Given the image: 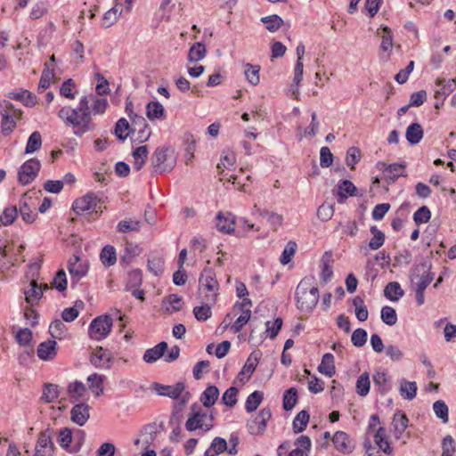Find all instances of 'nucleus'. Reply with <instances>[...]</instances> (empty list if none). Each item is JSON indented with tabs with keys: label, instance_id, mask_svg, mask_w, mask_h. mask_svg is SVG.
<instances>
[{
	"label": "nucleus",
	"instance_id": "obj_22",
	"mask_svg": "<svg viewBox=\"0 0 456 456\" xmlns=\"http://www.w3.org/2000/svg\"><path fill=\"white\" fill-rule=\"evenodd\" d=\"M406 165L403 163H393L388 165V171L387 172L385 178L387 183L392 184L394 183L399 177H405L406 174Z\"/></svg>",
	"mask_w": 456,
	"mask_h": 456
},
{
	"label": "nucleus",
	"instance_id": "obj_40",
	"mask_svg": "<svg viewBox=\"0 0 456 456\" xmlns=\"http://www.w3.org/2000/svg\"><path fill=\"white\" fill-rule=\"evenodd\" d=\"M206 46L202 43H195L189 50L188 61L190 62H197L206 56Z\"/></svg>",
	"mask_w": 456,
	"mask_h": 456
},
{
	"label": "nucleus",
	"instance_id": "obj_38",
	"mask_svg": "<svg viewBox=\"0 0 456 456\" xmlns=\"http://www.w3.org/2000/svg\"><path fill=\"white\" fill-rule=\"evenodd\" d=\"M370 380L369 372L365 371L362 373L357 380L355 385L356 393L360 396H366L370 392Z\"/></svg>",
	"mask_w": 456,
	"mask_h": 456
},
{
	"label": "nucleus",
	"instance_id": "obj_51",
	"mask_svg": "<svg viewBox=\"0 0 456 456\" xmlns=\"http://www.w3.org/2000/svg\"><path fill=\"white\" fill-rule=\"evenodd\" d=\"M330 258L331 255L329 254L328 252H325L322 258V268L320 277L322 281L324 283L328 282L333 276L332 268L330 265Z\"/></svg>",
	"mask_w": 456,
	"mask_h": 456
},
{
	"label": "nucleus",
	"instance_id": "obj_46",
	"mask_svg": "<svg viewBox=\"0 0 456 456\" xmlns=\"http://www.w3.org/2000/svg\"><path fill=\"white\" fill-rule=\"evenodd\" d=\"M87 383L89 388L95 395H100L103 392V376L94 373L88 376Z\"/></svg>",
	"mask_w": 456,
	"mask_h": 456
},
{
	"label": "nucleus",
	"instance_id": "obj_52",
	"mask_svg": "<svg viewBox=\"0 0 456 456\" xmlns=\"http://www.w3.org/2000/svg\"><path fill=\"white\" fill-rule=\"evenodd\" d=\"M142 283V273L140 269L132 270L127 275L126 289L139 288Z\"/></svg>",
	"mask_w": 456,
	"mask_h": 456
},
{
	"label": "nucleus",
	"instance_id": "obj_50",
	"mask_svg": "<svg viewBox=\"0 0 456 456\" xmlns=\"http://www.w3.org/2000/svg\"><path fill=\"white\" fill-rule=\"evenodd\" d=\"M263 392L261 391H254L253 393H251L246 400V411L248 412H252L256 411L263 400Z\"/></svg>",
	"mask_w": 456,
	"mask_h": 456
},
{
	"label": "nucleus",
	"instance_id": "obj_36",
	"mask_svg": "<svg viewBox=\"0 0 456 456\" xmlns=\"http://www.w3.org/2000/svg\"><path fill=\"white\" fill-rule=\"evenodd\" d=\"M100 259L105 267L112 266L117 262L116 249L113 246H105L100 254Z\"/></svg>",
	"mask_w": 456,
	"mask_h": 456
},
{
	"label": "nucleus",
	"instance_id": "obj_18",
	"mask_svg": "<svg viewBox=\"0 0 456 456\" xmlns=\"http://www.w3.org/2000/svg\"><path fill=\"white\" fill-rule=\"evenodd\" d=\"M111 359V353L99 346L93 352L90 361L96 368L109 369Z\"/></svg>",
	"mask_w": 456,
	"mask_h": 456
},
{
	"label": "nucleus",
	"instance_id": "obj_31",
	"mask_svg": "<svg viewBox=\"0 0 456 456\" xmlns=\"http://www.w3.org/2000/svg\"><path fill=\"white\" fill-rule=\"evenodd\" d=\"M384 295L388 300L396 302L404 295V291L398 282L391 281L385 287Z\"/></svg>",
	"mask_w": 456,
	"mask_h": 456
},
{
	"label": "nucleus",
	"instance_id": "obj_7",
	"mask_svg": "<svg viewBox=\"0 0 456 456\" xmlns=\"http://www.w3.org/2000/svg\"><path fill=\"white\" fill-rule=\"evenodd\" d=\"M1 132L4 136L9 135L16 127V121L21 118L22 112L9 102L1 105Z\"/></svg>",
	"mask_w": 456,
	"mask_h": 456
},
{
	"label": "nucleus",
	"instance_id": "obj_64",
	"mask_svg": "<svg viewBox=\"0 0 456 456\" xmlns=\"http://www.w3.org/2000/svg\"><path fill=\"white\" fill-rule=\"evenodd\" d=\"M431 218V212L427 206L420 207L414 214H413V221L417 225L421 224H426Z\"/></svg>",
	"mask_w": 456,
	"mask_h": 456
},
{
	"label": "nucleus",
	"instance_id": "obj_42",
	"mask_svg": "<svg viewBox=\"0 0 456 456\" xmlns=\"http://www.w3.org/2000/svg\"><path fill=\"white\" fill-rule=\"evenodd\" d=\"M133 157L134 159V167L139 171L142 168L145 161L148 158V148L145 145L137 147L134 152Z\"/></svg>",
	"mask_w": 456,
	"mask_h": 456
},
{
	"label": "nucleus",
	"instance_id": "obj_53",
	"mask_svg": "<svg viewBox=\"0 0 456 456\" xmlns=\"http://www.w3.org/2000/svg\"><path fill=\"white\" fill-rule=\"evenodd\" d=\"M297 402V391L295 387H290L283 395V409L290 411Z\"/></svg>",
	"mask_w": 456,
	"mask_h": 456
},
{
	"label": "nucleus",
	"instance_id": "obj_56",
	"mask_svg": "<svg viewBox=\"0 0 456 456\" xmlns=\"http://www.w3.org/2000/svg\"><path fill=\"white\" fill-rule=\"evenodd\" d=\"M148 269L154 275H160L164 270V259L159 256H152L148 259Z\"/></svg>",
	"mask_w": 456,
	"mask_h": 456
},
{
	"label": "nucleus",
	"instance_id": "obj_10",
	"mask_svg": "<svg viewBox=\"0 0 456 456\" xmlns=\"http://www.w3.org/2000/svg\"><path fill=\"white\" fill-rule=\"evenodd\" d=\"M100 202V199L94 192H88L85 196L77 199L72 205V208L77 215H82L85 212L89 214L95 212V208Z\"/></svg>",
	"mask_w": 456,
	"mask_h": 456
},
{
	"label": "nucleus",
	"instance_id": "obj_14",
	"mask_svg": "<svg viewBox=\"0 0 456 456\" xmlns=\"http://www.w3.org/2000/svg\"><path fill=\"white\" fill-rule=\"evenodd\" d=\"M152 387L159 395L177 399L185 389V384L183 382H177L174 386H166L154 382L152 383Z\"/></svg>",
	"mask_w": 456,
	"mask_h": 456
},
{
	"label": "nucleus",
	"instance_id": "obj_48",
	"mask_svg": "<svg viewBox=\"0 0 456 456\" xmlns=\"http://www.w3.org/2000/svg\"><path fill=\"white\" fill-rule=\"evenodd\" d=\"M261 21L270 32L277 31L283 25V20L277 14L262 17Z\"/></svg>",
	"mask_w": 456,
	"mask_h": 456
},
{
	"label": "nucleus",
	"instance_id": "obj_35",
	"mask_svg": "<svg viewBox=\"0 0 456 456\" xmlns=\"http://www.w3.org/2000/svg\"><path fill=\"white\" fill-rule=\"evenodd\" d=\"M227 450V442L222 437H215L204 456H216Z\"/></svg>",
	"mask_w": 456,
	"mask_h": 456
},
{
	"label": "nucleus",
	"instance_id": "obj_37",
	"mask_svg": "<svg viewBox=\"0 0 456 456\" xmlns=\"http://www.w3.org/2000/svg\"><path fill=\"white\" fill-rule=\"evenodd\" d=\"M260 358V353L253 352L248 358L247 359L242 370L240 371L238 377L240 378L241 376L247 374L248 378L251 376V374L255 371L256 365L258 363Z\"/></svg>",
	"mask_w": 456,
	"mask_h": 456
},
{
	"label": "nucleus",
	"instance_id": "obj_15",
	"mask_svg": "<svg viewBox=\"0 0 456 456\" xmlns=\"http://www.w3.org/2000/svg\"><path fill=\"white\" fill-rule=\"evenodd\" d=\"M332 442L335 448L341 453L349 454L354 450V444L344 431H337L332 437Z\"/></svg>",
	"mask_w": 456,
	"mask_h": 456
},
{
	"label": "nucleus",
	"instance_id": "obj_29",
	"mask_svg": "<svg viewBox=\"0 0 456 456\" xmlns=\"http://www.w3.org/2000/svg\"><path fill=\"white\" fill-rule=\"evenodd\" d=\"M423 134L422 126L419 123H412L406 129V140L410 144L415 145L421 141Z\"/></svg>",
	"mask_w": 456,
	"mask_h": 456
},
{
	"label": "nucleus",
	"instance_id": "obj_39",
	"mask_svg": "<svg viewBox=\"0 0 456 456\" xmlns=\"http://www.w3.org/2000/svg\"><path fill=\"white\" fill-rule=\"evenodd\" d=\"M54 77V69L50 68L49 63L45 64V69L42 72L37 90L41 93L47 89L51 85V80Z\"/></svg>",
	"mask_w": 456,
	"mask_h": 456
},
{
	"label": "nucleus",
	"instance_id": "obj_8",
	"mask_svg": "<svg viewBox=\"0 0 456 456\" xmlns=\"http://www.w3.org/2000/svg\"><path fill=\"white\" fill-rule=\"evenodd\" d=\"M112 319L109 315H101L94 318L89 326V336L95 340L105 338L111 330Z\"/></svg>",
	"mask_w": 456,
	"mask_h": 456
},
{
	"label": "nucleus",
	"instance_id": "obj_3",
	"mask_svg": "<svg viewBox=\"0 0 456 456\" xmlns=\"http://www.w3.org/2000/svg\"><path fill=\"white\" fill-rule=\"evenodd\" d=\"M151 175H158L163 173L171 172L176 163L173 151L168 148H157L151 159Z\"/></svg>",
	"mask_w": 456,
	"mask_h": 456
},
{
	"label": "nucleus",
	"instance_id": "obj_47",
	"mask_svg": "<svg viewBox=\"0 0 456 456\" xmlns=\"http://www.w3.org/2000/svg\"><path fill=\"white\" fill-rule=\"evenodd\" d=\"M86 391V386L81 381L76 380L70 383L68 387V394L70 398L75 401H78L83 398Z\"/></svg>",
	"mask_w": 456,
	"mask_h": 456
},
{
	"label": "nucleus",
	"instance_id": "obj_13",
	"mask_svg": "<svg viewBox=\"0 0 456 456\" xmlns=\"http://www.w3.org/2000/svg\"><path fill=\"white\" fill-rule=\"evenodd\" d=\"M68 270L71 276V286L73 287L88 272V265L81 259L73 256L68 262Z\"/></svg>",
	"mask_w": 456,
	"mask_h": 456
},
{
	"label": "nucleus",
	"instance_id": "obj_25",
	"mask_svg": "<svg viewBox=\"0 0 456 456\" xmlns=\"http://www.w3.org/2000/svg\"><path fill=\"white\" fill-rule=\"evenodd\" d=\"M357 188L349 180H343L338 185V202L344 203L348 196L355 195Z\"/></svg>",
	"mask_w": 456,
	"mask_h": 456
},
{
	"label": "nucleus",
	"instance_id": "obj_5",
	"mask_svg": "<svg viewBox=\"0 0 456 456\" xmlns=\"http://www.w3.org/2000/svg\"><path fill=\"white\" fill-rule=\"evenodd\" d=\"M191 408L193 412L185 422L186 429L190 432L200 428L209 431L213 428V415L203 412L197 403H193Z\"/></svg>",
	"mask_w": 456,
	"mask_h": 456
},
{
	"label": "nucleus",
	"instance_id": "obj_55",
	"mask_svg": "<svg viewBox=\"0 0 456 456\" xmlns=\"http://www.w3.org/2000/svg\"><path fill=\"white\" fill-rule=\"evenodd\" d=\"M433 411L436 416L442 420L443 423H447L449 420V409L443 400L436 401L433 404Z\"/></svg>",
	"mask_w": 456,
	"mask_h": 456
},
{
	"label": "nucleus",
	"instance_id": "obj_58",
	"mask_svg": "<svg viewBox=\"0 0 456 456\" xmlns=\"http://www.w3.org/2000/svg\"><path fill=\"white\" fill-rule=\"evenodd\" d=\"M387 374L384 371H377L373 375V382L375 386L379 387V392L381 395H385L389 391V387H387Z\"/></svg>",
	"mask_w": 456,
	"mask_h": 456
},
{
	"label": "nucleus",
	"instance_id": "obj_24",
	"mask_svg": "<svg viewBox=\"0 0 456 456\" xmlns=\"http://www.w3.org/2000/svg\"><path fill=\"white\" fill-rule=\"evenodd\" d=\"M33 208L28 202L27 194H24L19 202V212L22 220L27 224H31L35 221L37 214L33 211Z\"/></svg>",
	"mask_w": 456,
	"mask_h": 456
},
{
	"label": "nucleus",
	"instance_id": "obj_28",
	"mask_svg": "<svg viewBox=\"0 0 456 456\" xmlns=\"http://www.w3.org/2000/svg\"><path fill=\"white\" fill-rule=\"evenodd\" d=\"M318 371L329 378L334 376L336 368L334 364V356L330 353H326L322 358V362L318 366Z\"/></svg>",
	"mask_w": 456,
	"mask_h": 456
},
{
	"label": "nucleus",
	"instance_id": "obj_9",
	"mask_svg": "<svg viewBox=\"0 0 456 456\" xmlns=\"http://www.w3.org/2000/svg\"><path fill=\"white\" fill-rule=\"evenodd\" d=\"M41 162L37 159H30L25 161L18 171V181L22 185L31 183L38 175Z\"/></svg>",
	"mask_w": 456,
	"mask_h": 456
},
{
	"label": "nucleus",
	"instance_id": "obj_19",
	"mask_svg": "<svg viewBox=\"0 0 456 456\" xmlns=\"http://www.w3.org/2000/svg\"><path fill=\"white\" fill-rule=\"evenodd\" d=\"M37 354L39 359L52 361L57 354V343L55 340H47L38 345Z\"/></svg>",
	"mask_w": 456,
	"mask_h": 456
},
{
	"label": "nucleus",
	"instance_id": "obj_2",
	"mask_svg": "<svg viewBox=\"0 0 456 456\" xmlns=\"http://www.w3.org/2000/svg\"><path fill=\"white\" fill-rule=\"evenodd\" d=\"M319 297L314 277L305 276L302 279L296 289L297 308L302 312L310 313L316 306Z\"/></svg>",
	"mask_w": 456,
	"mask_h": 456
},
{
	"label": "nucleus",
	"instance_id": "obj_6",
	"mask_svg": "<svg viewBox=\"0 0 456 456\" xmlns=\"http://www.w3.org/2000/svg\"><path fill=\"white\" fill-rule=\"evenodd\" d=\"M435 274L430 272L427 263L414 265L410 271L411 286L412 289H426L434 280Z\"/></svg>",
	"mask_w": 456,
	"mask_h": 456
},
{
	"label": "nucleus",
	"instance_id": "obj_17",
	"mask_svg": "<svg viewBox=\"0 0 456 456\" xmlns=\"http://www.w3.org/2000/svg\"><path fill=\"white\" fill-rule=\"evenodd\" d=\"M90 407L86 403L75 404L70 411V419L79 427L84 426L90 417Z\"/></svg>",
	"mask_w": 456,
	"mask_h": 456
},
{
	"label": "nucleus",
	"instance_id": "obj_34",
	"mask_svg": "<svg viewBox=\"0 0 456 456\" xmlns=\"http://www.w3.org/2000/svg\"><path fill=\"white\" fill-rule=\"evenodd\" d=\"M436 85L440 86L439 89L435 91V97L436 99L446 97L455 89V80L437 79Z\"/></svg>",
	"mask_w": 456,
	"mask_h": 456
},
{
	"label": "nucleus",
	"instance_id": "obj_27",
	"mask_svg": "<svg viewBox=\"0 0 456 456\" xmlns=\"http://www.w3.org/2000/svg\"><path fill=\"white\" fill-rule=\"evenodd\" d=\"M409 419L407 416L401 411L394 414L392 425L394 427L395 436L399 439L408 427Z\"/></svg>",
	"mask_w": 456,
	"mask_h": 456
},
{
	"label": "nucleus",
	"instance_id": "obj_30",
	"mask_svg": "<svg viewBox=\"0 0 456 456\" xmlns=\"http://www.w3.org/2000/svg\"><path fill=\"white\" fill-rule=\"evenodd\" d=\"M9 98L20 101L27 107H33L37 103V97L28 90H21L20 92H12L9 94Z\"/></svg>",
	"mask_w": 456,
	"mask_h": 456
},
{
	"label": "nucleus",
	"instance_id": "obj_43",
	"mask_svg": "<svg viewBox=\"0 0 456 456\" xmlns=\"http://www.w3.org/2000/svg\"><path fill=\"white\" fill-rule=\"evenodd\" d=\"M114 133L118 139L120 141H125L127 138V136L131 133V126L125 118H122L118 120V122L115 125Z\"/></svg>",
	"mask_w": 456,
	"mask_h": 456
},
{
	"label": "nucleus",
	"instance_id": "obj_26",
	"mask_svg": "<svg viewBox=\"0 0 456 456\" xmlns=\"http://www.w3.org/2000/svg\"><path fill=\"white\" fill-rule=\"evenodd\" d=\"M399 383V393L403 399L411 401L416 397L418 387L415 381H408L405 379H402Z\"/></svg>",
	"mask_w": 456,
	"mask_h": 456
},
{
	"label": "nucleus",
	"instance_id": "obj_45",
	"mask_svg": "<svg viewBox=\"0 0 456 456\" xmlns=\"http://www.w3.org/2000/svg\"><path fill=\"white\" fill-rule=\"evenodd\" d=\"M309 413L303 410L299 411L293 420V430L295 433H301L305 428L309 422Z\"/></svg>",
	"mask_w": 456,
	"mask_h": 456
},
{
	"label": "nucleus",
	"instance_id": "obj_16",
	"mask_svg": "<svg viewBox=\"0 0 456 456\" xmlns=\"http://www.w3.org/2000/svg\"><path fill=\"white\" fill-rule=\"evenodd\" d=\"M47 289L48 285L45 284L44 287L38 285L35 279L29 282V288L24 289L25 300L31 306L37 305L43 297V289Z\"/></svg>",
	"mask_w": 456,
	"mask_h": 456
},
{
	"label": "nucleus",
	"instance_id": "obj_63",
	"mask_svg": "<svg viewBox=\"0 0 456 456\" xmlns=\"http://www.w3.org/2000/svg\"><path fill=\"white\" fill-rule=\"evenodd\" d=\"M297 248V246L295 241H289L281 253L280 262L284 265L289 264L291 261L292 256L295 255Z\"/></svg>",
	"mask_w": 456,
	"mask_h": 456
},
{
	"label": "nucleus",
	"instance_id": "obj_54",
	"mask_svg": "<svg viewBox=\"0 0 456 456\" xmlns=\"http://www.w3.org/2000/svg\"><path fill=\"white\" fill-rule=\"evenodd\" d=\"M370 231L373 237L369 242V247L370 249L376 250L384 244L385 234L383 232L379 231L376 226H371Z\"/></svg>",
	"mask_w": 456,
	"mask_h": 456
},
{
	"label": "nucleus",
	"instance_id": "obj_59",
	"mask_svg": "<svg viewBox=\"0 0 456 456\" xmlns=\"http://www.w3.org/2000/svg\"><path fill=\"white\" fill-rule=\"evenodd\" d=\"M120 14L121 10H119L117 6L112 7L104 13L102 17V26L104 28L111 27L116 23Z\"/></svg>",
	"mask_w": 456,
	"mask_h": 456
},
{
	"label": "nucleus",
	"instance_id": "obj_1",
	"mask_svg": "<svg viewBox=\"0 0 456 456\" xmlns=\"http://www.w3.org/2000/svg\"><path fill=\"white\" fill-rule=\"evenodd\" d=\"M91 102H93L92 111L94 114H102L108 105L106 99L97 98L90 94L82 97L77 108L73 109L69 106H65L58 112V117L65 125L73 127L74 134L77 136H82L84 134L94 129L89 106Z\"/></svg>",
	"mask_w": 456,
	"mask_h": 456
},
{
	"label": "nucleus",
	"instance_id": "obj_49",
	"mask_svg": "<svg viewBox=\"0 0 456 456\" xmlns=\"http://www.w3.org/2000/svg\"><path fill=\"white\" fill-rule=\"evenodd\" d=\"M164 111L163 105L159 102H151L146 106V116L151 120L161 118Z\"/></svg>",
	"mask_w": 456,
	"mask_h": 456
},
{
	"label": "nucleus",
	"instance_id": "obj_41",
	"mask_svg": "<svg viewBox=\"0 0 456 456\" xmlns=\"http://www.w3.org/2000/svg\"><path fill=\"white\" fill-rule=\"evenodd\" d=\"M42 146V136L41 134L38 131L33 132L27 142V145L25 148V153L26 154H31L38 150H40Z\"/></svg>",
	"mask_w": 456,
	"mask_h": 456
},
{
	"label": "nucleus",
	"instance_id": "obj_62",
	"mask_svg": "<svg viewBox=\"0 0 456 456\" xmlns=\"http://www.w3.org/2000/svg\"><path fill=\"white\" fill-rule=\"evenodd\" d=\"M259 70L260 67L248 63L245 69V77L247 80L253 86L259 83Z\"/></svg>",
	"mask_w": 456,
	"mask_h": 456
},
{
	"label": "nucleus",
	"instance_id": "obj_61",
	"mask_svg": "<svg viewBox=\"0 0 456 456\" xmlns=\"http://www.w3.org/2000/svg\"><path fill=\"white\" fill-rule=\"evenodd\" d=\"M18 216V208L16 206H12L4 208L0 216V221L3 225L7 226L12 224Z\"/></svg>",
	"mask_w": 456,
	"mask_h": 456
},
{
	"label": "nucleus",
	"instance_id": "obj_57",
	"mask_svg": "<svg viewBox=\"0 0 456 456\" xmlns=\"http://www.w3.org/2000/svg\"><path fill=\"white\" fill-rule=\"evenodd\" d=\"M381 320L388 326H393L397 322V314L392 306L386 305L382 307L380 313Z\"/></svg>",
	"mask_w": 456,
	"mask_h": 456
},
{
	"label": "nucleus",
	"instance_id": "obj_32",
	"mask_svg": "<svg viewBox=\"0 0 456 456\" xmlns=\"http://www.w3.org/2000/svg\"><path fill=\"white\" fill-rule=\"evenodd\" d=\"M219 396V390L216 386L209 385L202 393L200 401L207 408L213 406Z\"/></svg>",
	"mask_w": 456,
	"mask_h": 456
},
{
	"label": "nucleus",
	"instance_id": "obj_20",
	"mask_svg": "<svg viewBox=\"0 0 456 456\" xmlns=\"http://www.w3.org/2000/svg\"><path fill=\"white\" fill-rule=\"evenodd\" d=\"M216 226L218 231L224 233H232L235 230V220L231 213H217L216 216Z\"/></svg>",
	"mask_w": 456,
	"mask_h": 456
},
{
	"label": "nucleus",
	"instance_id": "obj_11",
	"mask_svg": "<svg viewBox=\"0 0 456 456\" xmlns=\"http://www.w3.org/2000/svg\"><path fill=\"white\" fill-rule=\"evenodd\" d=\"M271 416V410L269 408H263L253 419L248 422L247 428L249 434L255 436L263 434Z\"/></svg>",
	"mask_w": 456,
	"mask_h": 456
},
{
	"label": "nucleus",
	"instance_id": "obj_60",
	"mask_svg": "<svg viewBox=\"0 0 456 456\" xmlns=\"http://www.w3.org/2000/svg\"><path fill=\"white\" fill-rule=\"evenodd\" d=\"M140 222L137 221V220H132V219H128V220H122L120 221L118 225H117V229L119 232H122V233H126V232H136V231H139L140 229Z\"/></svg>",
	"mask_w": 456,
	"mask_h": 456
},
{
	"label": "nucleus",
	"instance_id": "obj_12",
	"mask_svg": "<svg viewBox=\"0 0 456 456\" xmlns=\"http://www.w3.org/2000/svg\"><path fill=\"white\" fill-rule=\"evenodd\" d=\"M53 430L46 428L39 434L36 445L35 456H53L54 445L52 441Z\"/></svg>",
	"mask_w": 456,
	"mask_h": 456
},
{
	"label": "nucleus",
	"instance_id": "obj_21",
	"mask_svg": "<svg viewBox=\"0 0 456 456\" xmlns=\"http://www.w3.org/2000/svg\"><path fill=\"white\" fill-rule=\"evenodd\" d=\"M167 349V343L162 341L155 346L149 348L143 354V361L147 363L155 362L160 357H162Z\"/></svg>",
	"mask_w": 456,
	"mask_h": 456
},
{
	"label": "nucleus",
	"instance_id": "obj_44",
	"mask_svg": "<svg viewBox=\"0 0 456 456\" xmlns=\"http://www.w3.org/2000/svg\"><path fill=\"white\" fill-rule=\"evenodd\" d=\"M60 395V387L58 385L46 383L44 385L42 400L45 403H53Z\"/></svg>",
	"mask_w": 456,
	"mask_h": 456
},
{
	"label": "nucleus",
	"instance_id": "obj_33",
	"mask_svg": "<svg viewBox=\"0 0 456 456\" xmlns=\"http://www.w3.org/2000/svg\"><path fill=\"white\" fill-rule=\"evenodd\" d=\"M374 442L379 448L386 454H391L393 452L389 442L386 439V429L379 427L374 435Z\"/></svg>",
	"mask_w": 456,
	"mask_h": 456
},
{
	"label": "nucleus",
	"instance_id": "obj_4",
	"mask_svg": "<svg viewBox=\"0 0 456 456\" xmlns=\"http://www.w3.org/2000/svg\"><path fill=\"white\" fill-rule=\"evenodd\" d=\"M219 284L216 278V273L211 267L206 266L199 278V290L205 293L204 300L207 303H214L217 297Z\"/></svg>",
	"mask_w": 456,
	"mask_h": 456
},
{
	"label": "nucleus",
	"instance_id": "obj_23",
	"mask_svg": "<svg viewBox=\"0 0 456 456\" xmlns=\"http://www.w3.org/2000/svg\"><path fill=\"white\" fill-rule=\"evenodd\" d=\"M183 304L182 297L176 294H170L162 300V307L165 309V312L168 314L180 311L183 307Z\"/></svg>",
	"mask_w": 456,
	"mask_h": 456
}]
</instances>
